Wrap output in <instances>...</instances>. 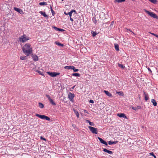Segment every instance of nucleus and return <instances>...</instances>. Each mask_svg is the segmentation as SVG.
<instances>
[{"label":"nucleus","instance_id":"58836bf2","mask_svg":"<svg viewBox=\"0 0 158 158\" xmlns=\"http://www.w3.org/2000/svg\"><path fill=\"white\" fill-rule=\"evenodd\" d=\"M89 125L90 126H94V123L93 122H89Z\"/></svg>","mask_w":158,"mask_h":158},{"label":"nucleus","instance_id":"bf43d9fd","mask_svg":"<svg viewBox=\"0 0 158 158\" xmlns=\"http://www.w3.org/2000/svg\"><path fill=\"white\" fill-rule=\"evenodd\" d=\"M154 158H156V157H155Z\"/></svg>","mask_w":158,"mask_h":158},{"label":"nucleus","instance_id":"473e14b6","mask_svg":"<svg viewBox=\"0 0 158 158\" xmlns=\"http://www.w3.org/2000/svg\"><path fill=\"white\" fill-rule=\"evenodd\" d=\"M50 7H51V11L52 12V15H54V14H55V12H54V10H53L51 6H50Z\"/></svg>","mask_w":158,"mask_h":158},{"label":"nucleus","instance_id":"2f4dec72","mask_svg":"<svg viewBox=\"0 0 158 158\" xmlns=\"http://www.w3.org/2000/svg\"><path fill=\"white\" fill-rule=\"evenodd\" d=\"M36 72H38L39 73L40 75H44V74L41 71H40L39 70H37L36 71Z\"/></svg>","mask_w":158,"mask_h":158},{"label":"nucleus","instance_id":"bb28decb","mask_svg":"<svg viewBox=\"0 0 158 158\" xmlns=\"http://www.w3.org/2000/svg\"><path fill=\"white\" fill-rule=\"evenodd\" d=\"M50 102L53 105H56V103L53 101V100L51 99L50 100H49Z\"/></svg>","mask_w":158,"mask_h":158},{"label":"nucleus","instance_id":"4d7b16f0","mask_svg":"<svg viewBox=\"0 0 158 158\" xmlns=\"http://www.w3.org/2000/svg\"><path fill=\"white\" fill-rule=\"evenodd\" d=\"M75 87V85L74 86H73V88H73V89H74V87Z\"/></svg>","mask_w":158,"mask_h":158},{"label":"nucleus","instance_id":"aec40b11","mask_svg":"<svg viewBox=\"0 0 158 158\" xmlns=\"http://www.w3.org/2000/svg\"><path fill=\"white\" fill-rule=\"evenodd\" d=\"M55 44L58 46H60L61 47H63L64 46V45L63 44H61L60 43H59L57 41L55 42Z\"/></svg>","mask_w":158,"mask_h":158},{"label":"nucleus","instance_id":"a18cd8bd","mask_svg":"<svg viewBox=\"0 0 158 158\" xmlns=\"http://www.w3.org/2000/svg\"><path fill=\"white\" fill-rule=\"evenodd\" d=\"M64 30L62 29L59 28V30H58L59 31H63Z\"/></svg>","mask_w":158,"mask_h":158},{"label":"nucleus","instance_id":"864d4df0","mask_svg":"<svg viewBox=\"0 0 158 158\" xmlns=\"http://www.w3.org/2000/svg\"><path fill=\"white\" fill-rule=\"evenodd\" d=\"M84 112H86V113H87V111L86 110H84Z\"/></svg>","mask_w":158,"mask_h":158},{"label":"nucleus","instance_id":"f257e3e1","mask_svg":"<svg viewBox=\"0 0 158 158\" xmlns=\"http://www.w3.org/2000/svg\"><path fill=\"white\" fill-rule=\"evenodd\" d=\"M22 50L27 56H29L32 52V48L31 45L29 43L26 44L23 46Z\"/></svg>","mask_w":158,"mask_h":158},{"label":"nucleus","instance_id":"603ef678","mask_svg":"<svg viewBox=\"0 0 158 158\" xmlns=\"http://www.w3.org/2000/svg\"><path fill=\"white\" fill-rule=\"evenodd\" d=\"M64 14L66 15H68V14H67L65 12H64Z\"/></svg>","mask_w":158,"mask_h":158},{"label":"nucleus","instance_id":"9b49d317","mask_svg":"<svg viewBox=\"0 0 158 158\" xmlns=\"http://www.w3.org/2000/svg\"><path fill=\"white\" fill-rule=\"evenodd\" d=\"M98 139L99 140V141H100L101 143H102L103 144H105L106 146L107 145V143L103 139H102V138H101L99 137H98Z\"/></svg>","mask_w":158,"mask_h":158},{"label":"nucleus","instance_id":"1a4fd4ad","mask_svg":"<svg viewBox=\"0 0 158 158\" xmlns=\"http://www.w3.org/2000/svg\"><path fill=\"white\" fill-rule=\"evenodd\" d=\"M31 56L33 60L34 61H37L38 60L39 58L38 56L37 55L32 54L31 55Z\"/></svg>","mask_w":158,"mask_h":158},{"label":"nucleus","instance_id":"c9c22d12","mask_svg":"<svg viewBox=\"0 0 158 158\" xmlns=\"http://www.w3.org/2000/svg\"><path fill=\"white\" fill-rule=\"evenodd\" d=\"M118 66L120 68H121L123 69L124 68V66L122 64H118Z\"/></svg>","mask_w":158,"mask_h":158},{"label":"nucleus","instance_id":"6e6d98bb","mask_svg":"<svg viewBox=\"0 0 158 158\" xmlns=\"http://www.w3.org/2000/svg\"><path fill=\"white\" fill-rule=\"evenodd\" d=\"M113 22H112V23H111V24H110V25H112L113 24Z\"/></svg>","mask_w":158,"mask_h":158},{"label":"nucleus","instance_id":"6e6552de","mask_svg":"<svg viewBox=\"0 0 158 158\" xmlns=\"http://www.w3.org/2000/svg\"><path fill=\"white\" fill-rule=\"evenodd\" d=\"M117 115L120 118H124L127 119V117L124 113H118Z\"/></svg>","mask_w":158,"mask_h":158},{"label":"nucleus","instance_id":"f3484780","mask_svg":"<svg viewBox=\"0 0 158 158\" xmlns=\"http://www.w3.org/2000/svg\"><path fill=\"white\" fill-rule=\"evenodd\" d=\"M76 10H71L70 12H69L68 14L69 15L70 18H71L72 16V15L73 12H74L75 13H76Z\"/></svg>","mask_w":158,"mask_h":158},{"label":"nucleus","instance_id":"0eeeda50","mask_svg":"<svg viewBox=\"0 0 158 158\" xmlns=\"http://www.w3.org/2000/svg\"><path fill=\"white\" fill-rule=\"evenodd\" d=\"M48 74L50 75L51 77H55L57 75H60V73H59L56 72H48Z\"/></svg>","mask_w":158,"mask_h":158},{"label":"nucleus","instance_id":"2eb2a0df","mask_svg":"<svg viewBox=\"0 0 158 158\" xmlns=\"http://www.w3.org/2000/svg\"><path fill=\"white\" fill-rule=\"evenodd\" d=\"M74 68V66H66L64 67V68L65 69H72Z\"/></svg>","mask_w":158,"mask_h":158},{"label":"nucleus","instance_id":"423d86ee","mask_svg":"<svg viewBox=\"0 0 158 158\" xmlns=\"http://www.w3.org/2000/svg\"><path fill=\"white\" fill-rule=\"evenodd\" d=\"M75 97V95L73 94H72L70 92L68 94V98L69 100L73 102V98Z\"/></svg>","mask_w":158,"mask_h":158},{"label":"nucleus","instance_id":"79ce46f5","mask_svg":"<svg viewBox=\"0 0 158 158\" xmlns=\"http://www.w3.org/2000/svg\"><path fill=\"white\" fill-rule=\"evenodd\" d=\"M40 138V139L42 140H46V139L44 138L42 136H41Z\"/></svg>","mask_w":158,"mask_h":158},{"label":"nucleus","instance_id":"7ed1b4c3","mask_svg":"<svg viewBox=\"0 0 158 158\" xmlns=\"http://www.w3.org/2000/svg\"><path fill=\"white\" fill-rule=\"evenodd\" d=\"M145 12L147 13L149 15L155 19H158V16L156 14L152 12H150L146 10H144Z\"/></svg>","mask_w":158,"mask_h":158},{"label":"nucleus","instance_id":"c85d7f7f","mask_svg":"<svg viewBox=\"0 0 158 158\" xmlns=\"http://www.w3.org/2000/svg\"><path fill=\"white\" fill-rule=\"evenodd\" d=\"M39 4H40V5L41 6L45 5H47V3L46 2H41L39 3Z\"/></svg>","mask_w":158,"mask_h":158},{"label":"nucleus","instance_id":"f8f14e48","mask_svg":"<svg viewBox=\"0 0 158 158\" xmlns=\"http://www.w3.org/2000/svg\"><path fill=\"white\" fill-rule=\"evenodd\" d=\"M104 92L108 96L110 97H112V95L108 91L104 90Z\"/></svg>","mask_w":158,"mask_h":158},{"label":"nucleus","instance_id":"dca6fc26","mask_svg":"<svg viewBox=\"0 0 158 158\" xmlns=\"http://www.w3.org/2000/svg\"><path fill=\"white\" fill-rule=\"evenodd\" d=\"M39 13L42 15H43L44 17H48L47 15L45 12H43L42 11H40Z\"/></svg>","mask_w":158,"mask_h":158},{"label":"nucleus","instance_id":"ddd939ff","mask_svg":"<svg viewBox=\"0 0 158 158\" xmlns=\"http://www.w3.org/2000/svg\"><path fill=\"white\" fill-rule=\"evenodd\" d=\"M143 93L144 95L145 100V101H147L149 99L148 94L145 92H143Z\"/></svg>","mask_w":158,"mask_h":158},{"label":"nucleus","instance_id":"09e8293b","mask_svg":"<svg viewBox=\"0 0 158 158\" xmlns=\"http://www.w3.org/2000/svg\"><path fill=\"white\" fill-rule=\"evenodd\" d=\"M86 121L87 122V123H89V122H90V121L89 120H86Z\"/></svg>","mask_w":158,"mask_h":158},{"label":"nucleus","instance_id":"412c9836","mask_svg":"<svg viewBox=\"0 0 158 158\" xmlns=\"http://www.w3.org/2000/svg\"><path fill=\"white\" fill-rule=\"evenodd\" d=\"M117 143V141H110L109 142L108 144L110 145H111L112 144H115Z\"/></svg>","mask_w":158,"mask_h":158},{"label":"nucleus","instance_id":"5fc2aeb1","mask_svg":"<svg viewBox=\"0 0 158 158\" xmlns=\"http://www.w3.org/2000/svg\"><path fill=\"white\" fill-rule=\"evenodd\" d=\"M129 30L132 33H133V32H132V31L131 30L129 29Z\"/></svg>","mask_w":158,"mask_h":158},{"label":"nucleus","instance_id":"c03bdc74","mask_svg":"<svg viewBox=\"0 0 158 158\" xmlns=\"http://www.w3.org/2000/svg\"><path fill=\"white\" fill-rule=\"evenodd\" d=\"M89 102L90 103H94V101L92 100H89Z\"/></svg>","mask_w":158,"mask_h":158},{"label":"nucleus","instance_id":"72a5a7b5","mask_svg":"<svg viewBox=\"0 0 158 158\" xmlns=\"http://www.w3.org/2000/svg\"><path fill=\"white\" fill-rule=\"evenodd\" d=\"M45 96L46 97L48 98V99L49 100H50L51 99L50 97V96L48 95V94H46L45 95Z\"/></svg>","mask_w":158,"mask_h":158},{"label":"nucleus","instance_id":"b1692460","mask_svg":"<svg viewBox=\"0 0 158 158\" xmlns=\"http://www.w3.org/2000/svg\"><path fill=\"white\" fill-rule=\"evenodd\" d=\"M20 59L21 60H24L26 59V56H21L20 57Z\"/></svg>","mask_w":158,"mask_h":158},{"label":"nucleus","instance_id":"393cba45","mask_svg":"<svg viewBox=\"0 0 158 158\" xmlns=\"http://www.w3.org/2000/svg\"><path fill=\"white\" fill-rule=\"evenodd\" d=\"M125 0H114V2H124Z\"/></svg>","mask_w":158,"mask_h":158},{"label":"nucleus","instance_id":"a211bd4d","mask_svg":"<svg viewBox=\"0 0 158 158\" xmlns=\"http://www.w3.org/2000/svg\"><path fill=\"white\" fill-rule=\"evenodd\" d=\"M151 102L152 103L153 105L154 106H156L157 103H156V100L155 99H151Z\"/></svg>","mask_w":158,"mask_h":158},{"label":"nucleus","instance_id":"e433bc0d","mask_svg":"<svg viewBox=\"0 0 158 158\" xmlns=\"http://www.w3.org/2000/svg\"><path fill=\"white\" fill-rule=\"evenodd\" d=\"M149 154L150 155L153 156L154 158L156 157L153 152L150 153Z\"/></svg>","mask_w":158,"mask_h":158},{"label":"nucleus","instance_id":"6ab92c4d","mask_svg":"<svg viewBox=\"0 0 158 158\" xmlns=\"http://www.w3.org/2000/svg\"><path fill=\"white\" fill-rule=\"evenodd\" d=\"M114 47L115 49L117 51H118L119 50V46L118 44H114Z\"/></svg>","mask_w":158,"mask_h":158},{"label":"nucleus","instance_id":"f704fd0d","mask_svg":"<svg viewBox=\"0 0 158 158\" xmlns=\"http://www.w3.org/2000/svg\"><path fill=\"white\" fill-rule=\"evenodd\" d=\"M72 69H73V71L74 72H77L79 71V70L77 69H76L75 67L74 66V68Z\"/></svg>","mask_w":158,"mask_h":158},{"label":"nucleus","instance_id":"4468645a","mask_svg":"<svg viewBox=\"0 0 158 158\" xmlns=\"http://www.w3.org/2000/svg\"><path fill=\"white\" fill-rule=\"evenodd\" d=\"M103 151L110 154H113V152L112 151L108 150L106 148L103 149Z\"/></svg>","mask_w":158,"mask_h":158},{"label":"nucleus","instance_id":"39448f33","mask_svg":"<svg viewBox=\"0 0 158 158\" xmlns=\"http://www.w3.org/2000/svg\"><path fill=\"white\" fill-rule=\"evenodd\" d=\"M88 128L90 131L93 134H97L98 132V129L96 128L90 126L88 127Z\"/></svg>","mask_w":158,"mask_h":158},{"label":"nucleus","instance_id":"c756f323","mask_svg":"<svg viewBox=\"0 0 158 158\" xmlns=\"http://www.w3.org/2000/svg\"><path fill=\"white\" fill-rule=\"evenodd\" d=\"M149 1L152 2V3L155 4L157 2V0H148Z\"/></svg>","mask_w":158,"mask_h":158},{"label":"nucleus","instance_id":"8fccbe9b","mask_svg":"<svg viewBox=\"0 0 158 158\" xmlns=\"http://www.w3.org/2000/svg\"><path fill=\"white\" fill-rule=\"evenodd\" d=\"M70 20L72 21H73V19L71 17L70 18Z\"/></svg>","mask_w":158,"mask_h":158},{"label":"nucleus","instance_id":"9d476101","mask_svg":"<svg viewBox=\"0 0 158 158\" xmlns=\"http://www.w3.org/2000/svg\"><path fill=\"white\" fill-rule=\"evenodd\" d=\"M14 9L21 14H22L23 13L22 10L19 8L17 7H14Z\"/></svg>","mask_w":158,"mask_h":158},{"label":"nucleus","instance_id":"49530a36","mask_svg":"<svg viewBox=\"0 0 158 158\" xmlns=\"http://www.w3.org/2000/svg\"><path fill=\"white\" fill-rule=\"evenodd\" d=\"M149 33H150V34H152V35H154V36H155L156 34H154V33H151V32H149Z\"/></svg>","mask_w":158,"mask_h":158},{"label":"nucleus","instance_id":"20e7f679","mask_svg":"<svg viewBox=\"0 0 158 158\" xmlns=\"http://www.w3.org/2000/svg\"><path fill=\"white\" fill-rule=\"evenodd\" d=\"M35 115L37 117H39V118L43 119H45L47 121H50V118L48 116H45V115H40L38 114H36Z\"/></svg>","mask_w":158,"mask_h":158},{"label":"nucleus","instance_id":"ea45409f","mask_svg":"<svg viewBox=\"0 0 158 158\" xmlns=\"http://www.w3.org/2000/svg\"><path fill=\"white\" fill-rule=\"evenodd\" d=\"M131 108L132 109L134 110H137V108H136V107H131Z\"/></svg>","mask_w":158,"mask_h":158},{"label":"nucleus","instance_id":"13d9d810","mask_svg":"<svg viewBox=\"0 0 158 158\" xmlns=\"http://www.w3.org/2000/svg\"><path fill=\"white\" fill-rule=\"evenodd\" d=\"M133 1H135V0H132Z\"/></svg>","mask_w":158,"mask_h":158},{"label":"nucleus","instance_id":"37998d69","mask_svg":"<svg viewBox=\"0 0 158 158\" xmlns=\"http://www.w3.org/2000/svg\"><path fill=\"white\" fill-rule=\"evenodd\" d=\"M136 108L137 109V110H138L139 109H140L141 108V107L140 106H136Z\"/></svg>","mask_w":158,"mask_h":158},{"label":"nucleus","instance_id":"de8ad7c7","mask_svg":"<svg viewBox=\"0 0 158 158\" xmlns=\"http://www.w3.org/2000/svg\"><path fill=\"white\" fill-rule=\"evenodd\" d=\"M148 69L149 71H150L151 73L152 72V71L151 70V69L149 68H148Z\"/></svg>","mask_w":158,"mask_h":158},{"label":"nucleus","instance_id":"a19ab883","mask_svg":"<svg viewBox=\"0 0 158 158\" xmlns=\"http://www.w3.org/2000/svg\"><path fill=\"white\" fill-rule=\"evenodd\" d=\"M53 27L56 31H58L59 28H57V27Z\"/></svg>","mask_w":158,"mask_h":158},{"label":"nucleus","instance_id":"7c9ffc66","mask_svg":"<svg viewBox=\"0 0 158 158\" xmlns=\"http://www.w3.org/2000/svg\"><path fill=\"white\" fill-rule=\"evenodd\" d=\"M116 93L118 94V95H122V96H123V92H116Z\"/></svg>","mask_w":158,"mask_h":158},{"label":"nucleus","instance_id":"f03ea898","mask_svg":"<svg viewBox=\"0 0 158 158\" xmlns=\"http://www.w3.org/2000/svg\"><path fill=\"white\" fill-rule=\"evenodd\" d=\"M31 39L29 37L26 35L23 34L18 38V41L22 43H25Z\"/></svg>","mask_w":158,"mask_h":158},{"label":"nucleus","instance_id":"4c0bfd02","mask_svg":"<svg viewBox=\"0 0 158 158\" xmlns=\"http://www.w3.org/2000/svg\"><path fill=\"white\" fill-rule=\"evenodd\" d=\"M93 21L95 23H97V21L96 19V18L95 17H94L93 18Z\"/></svg>","mask_w":158,"mask_h":158},{"label":"nucleus","instance_id":"3c124183","mask_svg":"<svg viewBox=\"0 0 158 158\" xmlns=\"http://www.w3.org/2000/svg\"><path fill=\"white\" fill-rule=\"evenodd\" d=\"M155 36L158 38V35H157L156 34V35H155Z\"/></svg>","mask_w":158,"mask_h":158},{"label":"nucleus","instance_id":"cd10ccee","mask_svg":"<svg viewBox=\"0 0 158 158\" xmlns=\"http://www.w3.org/2000/svg\"><path fill=\"white\" fill-rule=\"evenodd\" d=\"M91 33L92 34V35L93 37L95 36L97 34L96 32L92 31Z\"/></svg>","mask_w":158,"mask_h":158},{"label":"nucleus","instance_id":"5701e85b","mask_svg":"<svg viewBox=\"0 0 158 158\" xmlns=\"http://www.w3.org/2000/svg\"><path fill=\"white\" fill-rule=\"evenodd\" d=\"M73 111H74L75 114H76V116H77V117L78 118L79 116V114L78 112V111H77L76 110H74Z\"/></svg>","mask_w":158,"mask_h":158},{"label":"nucleus","instance_id":"a878e982","mask_svg":"<svg viewBox=\"0 0 158 158\" xmlns=\"http://www.w3.org/2000/svg\"><path fill=\"white\" fill-rule=\"evenodd\" d=\"M72 75L74 76L79 77L80 76V74L78 73H73Z\"/></svg>","mask_w":158,"mask_h":158},{"label":"nucleus","instance_id":"4be33fe9","mask_svg":"<svg viewBox=\"0 0 158 158\" xmlns=\"http://www.w3.org/2000/svg\"><path fill=\"white\" fill-rule=\"evenodd\" d=\"M39 107L41 108H43L44 107V105L41 102H39L38 103Z\"/></svg>","mask_w":158,"mask_h":158}]
</instances>
